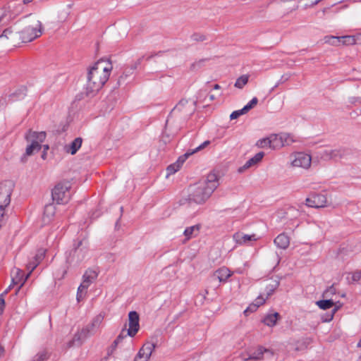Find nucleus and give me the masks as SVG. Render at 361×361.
Returning <instances> with one entry per match:
<instances>
[{"mask_svg": "<svg viewBox=\"0 0 361 361\" xmlns=\"http://www.w3.org/2000/svg\"><path fill=\"white\" fill-rule=\"evenodd\" d=\"M112 64L108 59H100L91 66L87 73L85 94L87 96L96 94L108 80Z\"/></svg>", "mask_w": 361, "mask_h": 361, "instance_id": "obj_1", "label": "nucleus"}, {"mask_svg": "<svg viewBox=\"0 0 361 361\" xmlns=\"http://www.w3.org/2000/svg\"><path fill=\"white\" fill-rule=\"evenodd\" d=\"M218 185L216 174L209 173L205 180L198 182L190 188V192L188 195L189 202L195 204L204 203Z\"/></svg>", "mask_w": 361, "mask_h": 361, "instance_id": "obj_2", "label": "nucleus"}, {"mask_svg": "<svg viewBox=\"0 0 361 361\" xmlns=\"http://www.w3.org/2000/svg\"><path fill=\"white\" fill-rule=\"evenodd\" d=\"M25 138L28 142H30L25 149V153L21 158L23 162L26 161V157L31 156L35 152L41 149L42 143L46 138V133L44 131L35 132L30 130L25 135Z\"/></svg>", "mask_w": 361, "mask_h": 361, "instance_id": "obj_3", "label": "nucleus"}, {"mask_svg": "<svg viewBox=\"0 0 361 361\" xmlns=\"http://www.w3.org/2000/svg\"><path fill=\"white\" fill-rule=\"evenodd\" d=\"M20 30L23 43L30 42L42 35V23L35 18L31 19L25 22Z\"/></svg>", "mask_w": 361, "mask_h": 361, "instance_id": "obj_4", "label": "nucleus"}, {"mask_svg": "<svg viewBox=\"0 0 361 361\" xmlns=\"http://www.w3.org/2000/svg\"><path fill=\"white\" fill-rule=\"evenodd\" d=\"M71 188V183L68 180L58 183L52 190L51 196L57 204L67 203L69 200L68 190Z\"/></svg>", "mask_w": 361, "mask_h": 361, "instance_id": "obj_5", "label": "nucleus"}, {"mask_svg": "<svg viewBox=\"0 0 361 361\" xmlns=\"http://www.w3.org/2000/svg\"><path fill=\"white\" fill-rule=\"evenodd\" d=\"M139 320L140 317L137 312H130L128 314V329H123L122 330L121 334H120L117 338H122L126 336L134 337L140 329Z\"/></svg>", "mask_w": 361, "mask_h": 361, "instance_id": "obj_6", "label": "nucleus"}, {"mask_svg": "<svg viewBox=\"0 0 361 361\" xmlns=\"http://www.w3.org/2000/svg\"><path fill=\"white\" fill-rule=\"evenodd\" d=\"M290 165L293 167L309 169L311 166L312 157L310 154L304 152H297L290 156Z\"/></svg>", "mask_w": 361, "mask_h": 361, "instance_id": "obj_7", "label": "nucleus"}, {"mask_svg": "<svg viewBox=\"0 0 361 361\" xmlns=\"http://www.w3.org/2000/svg\"><path fill=\"white\" fill-rule=\"evenodd\" d=\"M348 154V149L343 147L335 149H326L322 152L321 159L325 161L338 160L345 157Z\"/></svg>", "mask_w": 361, "mask_h": 361, "instance_id": "obj_8", "label": "nucleus"}, {"mask_svg": "<svg viewBox=\"0 0 361 361\" xmlns=\"http://www.w3.org/2000/svg\"><path fill=\"white\" fill-rule=\"evenodd\" d=\"M82 240L79 241L74 248L71 250L69 255L66 257V262L69 264H78L82 262L86 253V250L84 247H80L82 245Z\"/></svg>", "mask_w": 361, "mask_h": 361, "instance_id": "obj_9", "label": "nucleus"}, {"mask_svg": "<svg viewBox=\"0 0 361 361\" xmlns=\"http://www.w3.org/2000/svg\"><path fill=\"white\" fill-rule=\"evenodd\" d=\"M6 38L11 44L16 46L23 43L22 37L20 29L17 26L10 27L3 32L0 38Z\"/></svg>", "mask_w": 361, "mask_h": 361, "instance_id": "obj_10", "label": "nucleus"}, {"mask_svg": "<svg viewBox=\"0 0 361 361\" xmlns=\"http://www.w3.org/2000/svg\"><path fill=\"white\" fill-rule=\"evenodd\" d=\"M104 319V316L102 314L97 315L92 320L90 325L83 328L78 336V338L91 336L92 333L94 332L100 326Z\"/></svg>", "mask_w": 361, "mask_h": 361, "instance_id": "obj_11", "label": "nucleus"}, {"mask_svg": "<svg viewBox=\"0 0 361 361\" xmlns=\"http://www.w3.org/2000/svg\"><path fill=\"white\" fill-rule=\"evenodd\" d=\"M156 345L152 341H147L140 348L134 361H148Z\"/></svg>", "mask_w": 361, "mask_h": 361, "instance_id": "obj_12", "label": "nucleus"}, {"mask_svg": "<svg viewBox=\"0 0 361 361\" xmlns=\"http://www.w3.org/2000/svg\"><path fill=\"white\" fill-rule=\"evenodd\" d=\"M306 205L310 207L321 208L326 206L327 199L324 194H314L305 200Z\"/></svg>", "mask_w": 361, "mask_h": 361, "instance_id": "obj_13", "label": "nucleus"}, {"mask_svg": "<svg viewBox=\"0 0 361 361\" xmlns=\"http://www.w3.org/2000/svg\"><path fill=\"white\" fill-rule=\"evenodd\" d=\"M273 355L274 353L271 350L259 346L255 351L250 353L249 357L247 358H244L243 360H259L262 359L269 358Z\"/></svg>", "mask_w": 361, "mask_h": 361, "instance_id": "obj_14", "label": "nucleus"}, {"mask_svg": "<svg viewBox=\"0 0 361 361\" xmlns=\"http://www.w3.org/2000/svg\"><path fill=\"white\" fill-rule=\"evenodd\" d=\"M97 272L92 269H87L82 276V282L79 286V290H87L90 285L97 277Z\"/></svg>", "mask_w": 361, "mask_h": 361, "instance_id": "obj_15", "label": "nucleus"}, {"mask_svg": "<svg viewBox=\"0 0 361 361\" xmlns=\"http://www.w3.org/2000/svg\"><path fill=\"white\" fill-rule=\"evenodd\" d=\"M194 111V108L188 107V101L186 99H181L178 104L173 108L171 114H176L179 112L183 116H190Z\"/></svg>", "mask_w": 361, "mask_h": 361, "instance_id": "obj_16", "label": "nucleus"}, {"mask_svg": "<svg viewBox=\"0 0 361 361\" xmlns=\"http://www.w3.org/2000/svg\"><path fill=\"white\" fill-rule=\"evenodd\" d=\"M188 158V155L185 153L183 155L179 157V158L175 163L169 165L166 168V172H167L166 177H168L169 176L172 175V174L175 173L176 171H178L180 169L183 164L185 162V161Z\"/></svg>", "mask_w": 361, "mask_h": 361, "instance_id": "obj_17", "label": "nucleus"}, {"mask_svg": "<svg viewBox=\"0 0 361 361\" xmlns=\"http://www.w3.org/2000/svg\"><path fill=\"white\" fill-rule=\"evenodd\" d=\"M46 253V250L39 249L37 250L36 255L34 257V260L30 261L27 264V269H30V272L33 271V270L38 266L40 262L44 259Z\"/></svg>", "mask_w": 361, "mask_h": 361, "instance_id": "obj_18", "label": "nucleus"}, {"mask_svg": "<svg viewBox=\"0 0 361 361\" xmlns=\"http://www.w3.org/2000/svg\"><path fill=\"white\" fill-rule=\"evenodd\" d=\"M233 239L238 244H245L249 241L256 240L257 238L255 234L248 235L238 232L233 235Z\"/></svg>", "mask_w": 361, "mask_h": 361, "instance_id": "obj_19", "label": "nucleus"}, {"mask_svg": "<svg viewBox=\"0 0 361 361\" xmlns=\"http://www.w3.org/2000/svg\"><path fill=\"white\" fill-rule=\"evenodd\" d=\"M231 274L232 273L228 268L223 267L217 269L214 273L213 276L219 279L220 282H225L231 276Z\"/></svg>", "mask_w": 361, "mask_h": 361, "instance_id": "obj_20", "label": "nucleus"}, {"mask_svg": "<svg viewBox=\"0 0 361 361\" xmlns=\"http://www.w3.org/2000/svg\"><path fill=\"white\" fill-rule=\"evenodd\" d=\"M266 301V299L261 294L255 300V302L250 304L247 309L244 311V314L247 316L250 312H255L257 308L262 305Z\"/></svg>", "mask_w": 361, "mask_h": 361, "instance_id": "obj_21", "label": "nucleus"}, {"mask_svg": "<svg viewBox=\"0 0 361 361\" xmlns=\"http://www.w3.org/2000/svg\"><path fill=\"white\" fill-rule=\"evenodd\" d=\"M82 143V139L81 137H76L70 145L65 147V151L73 155L80 148Z\"/></svg>", "mask_w": 361, "mask_h": 361, "instance_id": "obj_22", "label": "nucleus"}, {"mask_svg": "<svg viewBox=\"0 0 361 361\" xmlns=\"http://www.w3.org/2000/svg\"><path fill=\"white\" fill-rule=\"evenodd\" d=\"M274 243L278 247L285 250L290 244L289 237L284 233H281L274 239Z\"/></svg>", "mask_w": 361, "mask_h": 361, "instance_id": "obj_23", "label": "nucleus"}, {"mask_svg": "<svg viewBox=\"0 0 361 361\" xmlns=\"http://www.w3.org/2000/svg\"><path fill=\"white\" fill-rule=\"evenodd\" d=\"M264 156V153L263 152L257 153L253 157L247 161L242 168L239 169V171L240 172L242 171V169H247L250 166L258 164L261 161Z\"/></svg>", "mask_w": 361, "mask_h": 361, "instance_id": "obj_24", "label": "nucleus"}, {"mask_svg": "<svg viewBox=\"0 0 361 361\" xmlns=\"http://www.w3.org/2000/svg\"><path fill=\"white\" fill-rule=\"evenodd\" d=\"M278 312L267 314L262 319V322L268 326H274L276 324L277 320L280 318Z\"/></svg>", "mask_w": 361, "mask_h": 361, "instance_id": "obj_25", "label": "nucleus"}, {"mask_svg": "<svg viewBox=\"0 0 361 361\" xmlns=\"http://www.w3.org/2000/svg\"><path fill=\"white\" fill-rule=\"evenodd\" d=\"M56 212L55 206L53 204H48L44 207L43 221L49 222L51 219L54 216Z\"/></svg>", "mask_w": 361, "mask_h": 361, "instance_id": "obj_26", "label": "nucleus"}, {"mask_svg": "<svg viewBox=\"0 0 361 361\" xmlns=\"http://www.w3.org/2000/svg\"><path fill=\"white\" fill-rule=\"evenodd\" d=\"M31 273L32 272H30V271L29 273L25 276L23 271L20 269H15L12 271V277H18V279L20 278L21 279V284L18 288L16 294H17L18 290L23 286V284L25 283V282L26 281V280L27 279Z\"/></svg>", "mask_w": 361, "mask_h": 361, "instance_id": "obj_27", "label": "nucleus"}, {"mask_svg": "<svg viewBox=\"0 0 361 361\" xmlns=\"http://www.w3.org/2000/svg\"><path fill=\"white\" fill-rule=\"evenodd\" d=\"M200 228V226L198 224L186 228L183 232L186 239L189 240L190 238L197 235Z\"/></svg>", "mask_w": 361, "mask_h": 361, "instance_id": "obj_28", "label": "nucleus"}, {"mask_svg": "<svg viewBox=\"0 0 361 361\" xmlns=\"http://www.w3.org/2000/svg\"><path fill=\"white\" fill-rule=\"evenodd\" d=\"M271 149H276L283 147V141L281 135L273 134L270 135Z\"/></svg>", "mask_w": 361, "mask_h": 361, "instance_id": "obj_29", "label": "nucleus"}, {"mask_svg": "<svg viewBox=\"0 0 361 361\" xmlns=\"http://www.w3.org/2000/svg\"><path fill=\"white\" fill-rule=\"evenodd\" d=\"M279 286V282L276 280L271 281L268 284H267L264 290L267 296L264 298L267 300L269 296H271Z\"/></svg>", "mask_w": 361, "mask_h": 361, "instance_id": "obj_30", "label": "nucleus"}, {"mask_svg": "<svg viewBox=\"0 0 361 361\" xmlns=\"http://www.w3.org/2000/svg\"><path fill=\"white\" fill-rule=\"evenodd\" d=\"M317 305L322 310H328L334 307L335 302L334 299L329 298L316 302Z\"/></svg>", "mask_w": 361, "mask_h": 361, "instance_id": "obj_31", "label": "nucleus"}, {"mask_svg": "<svg viewBox=\"0 0 361 361\" xmlns=\"http://www.w3.org/2000/svg\"><path fill=\"white\" fill-rule=\"evenodd\" d=\"M324 41L326 44L337 47L341 44V37L328 35L324 37Z\"/></svg>", "mask_w": 361, "mask_h": 361, "instance_id": "obj_32", "label": "nucleus"}, {"mask_svg": "<svg viewBox=\"0 0 361 361\" xmlns=\"http://www.w3.org/2000/svg\"><path fill=\"white\" fill-rule=\"evenodd\" d=\"M356 43L355 36L345 35L341 37V44L343 45H353Z\"/></svg>", "mask_w": 361, "mask_h": 361, "instance_id": "obj_33", "label": "nucleus"}, {"mask_svg": "<svg viewBox=\"0 0 361 361\" xmlns=\"http://www.w3.org/2000/svg\"><path fill=\"white\" fill-rule=\"evenodd\" d=\"M295 343L291 344L290 349L295 351L302 350L307 346V343L303 340H294Z\"/></svg>", "mask_w": 361, "mask_h": 361, "instance_id": "obj_34", "label": "nucleus"}, {"mask_svg": "<svg viewBox=\"0 0 361 361\" xmlns=\"http://www.w3.org/2000/svg\"><path fill=\"white\" fill-rule=\"evenodd\" d=\"M248 79L249 77L247 75H243L236 80L234 86L237 88L242 89L247 83Z\"/></svg>", "mask_w": 361, "mask_h": 361, "instance_id": "obj_35", "label": "nucleus"}, {"mask_svg": "<svg viewBox=\"0 0 361 361\" xmlns=\"http://www.w3.org/2000/svg\"><path fill=\"white\" fill-rule=\"evenodd\" d=\"M281 135L283 141V147L289 146L295 141V139L293 138V136L290 134L283 133L281 134Z\"/></svg>", "mask_w": 361, "mask_h": 361, "instance_id": "obj_36", "label": "nucleus"}, {"mask_svg": "<svg viewBox=\"0 0 361 361\" xmlns=\"http://www.w3.org/2000/svg\"><path fill=\"white\" fill-rule=\"evenodd\" d=\"M256 145L259 148L269 147L271 148L270 136L259 140Z\"/></svg>", "mask_w": 361, "mask_h": 361, "instance_id": "obj_37", "label": "nucleus"}, {"mask_svg": "<svg viewBox=\"0 0 361 361\" xmlns=\"http://www.w3.org/2000/svg\"><path fill=\"white\" fill-rule=\"evenodd\" d=\"M209 144H210V141L206 140L202 144L200 145L198 147L195 148L194 149H189V150H188L185 152V154L189 157L190 155H192V154H195V152H197L200 151L201 149H204V147L208 146Z\"/></svg>", "mask_w": 361, "mask_h": 361, "instance_id": "obj_38", "label": "nucleus"}, {"mask_svg": "<svg viewBox=\"0 0 361 361\" xmlns=\"http://www.w3.org/2000/svg\"><path fill=\"white\" fill-rule=\"evenodd\" d=\"M336 294V289L334 287V285L331 286L326 290H325L323 293V298L326 299L332 298L334 295Z\"/></svg>", "mask_w": 361, "mask_h": 361, "instance_id": "obj_39", "label": "nucleus"}, {"mask_svg": "<svg viewBox=\"0 0 361 361\" xmlns=\"http://www.w3.org/2000/svg\"><path fill=\"white\" fill-rule=\"evenodd\" d=\"M48 357V353L46 350H42L36 355L33 361H45Z\"/></svg>", "mask_w": 361, "mask_h": 361, "instance_id": "obj_40", "label": "nucleus"}, {"mask_svg": "<svg viewBox=\"0 0 361 361\" xmlns=\"http://www.w3.org/2000/svg\"><path fill=\"white\" fill-rule=\"evenodd\" d=\"M258 102V99L257 97H253L250 102L246 104L243 108L246 112L249 111L251 109H252L255 105H257Z\"/></svg>", "mask_w": 361, "mask_h": 361, "instance_id": "obj_41", "label": "nucleus"}, {"mask_svg": "<svg viewBox=\"0 0 361 361\" xmlns=\"http://www.w3.org/2000/svg\"><path fill=\"white\" fill-rule=\"evenodd\" d=\"M132 73H133V71H130V69H126V70L124 71V73H123V75H121L120 76V78H118V85H121V84L123 83V82H125V79H126L128 76H129V75H132Z\"/></svg>", "mask_w": 361, "mask_h": 361, "instance_id": "obj_42", "label": "nucleus"}, {"mask_svg": "<svg viewBox=\"0 0 361 361\" xmlns=\"http://www.w3.org/2000/svg\"><path fill=\"white\" fill-rule=\"evenodd\" d=\"M247 113L245 110H244V108H243L240 110L234 111L231 113L230 115V118L231 120L238 118L240 116Z\"/></svg>", "mask_w": 361, "mask_h": 361, "instance_id": "obj_43", "label": "nucleus"}, {"mask_svg": "<svg viewBox=\"0 0 361 361\" xmlns=\"http://www.w3.org/2000/svg\"><path fill=\"white\" fill-rule=\"evenodd\" d=\"M191 39L196 42H202L206 39V37L200 33H194L191 35Z\"/></svg>", "mask_w": 361, "mask_h": 361, "instance_id": "obj_44", "label": "nucleus"}, {"mask_svg": "<svg viewBox=\"0 0 361 361\" xmlns=\"http://www.w3.org/2000/svg\"><path fill=\"white\" fill-rule=\"evenodd\" d=\"M7 294V290H5L0 295V314L3 313L5 307L4 296Z\"/></svg>", "mask_w": 361, "mask_h": 361, "instance_id": "obj_45", "label": "nucleus"}, {"mask_svg": "<svg viewBox=\"0 0 361 361\" xmlns=\"http://www.w3.org/2000/svg\"><path fill=\"white\" fill-rule=\"evenodd\" d=\"M339 308V306H337V307H335L332 310H331V313L330 314H329L327 316L326 318L324 319V322H330L333 319V317H334V314L337 312V310H338Z\"/></svg>", "mask_w": 361, "mask_h": 361, "instance_id": "obj_46", "label": "nucleus"}, {"mask_svg": "<svg viewBox=\"0 0 361 361\" xmlns=\"http://www.w3.org/2000/svg\"><path fill=\"white\" fill-rule=\"evenodd\" d=\"M117 345H118V340H114V341L112 343L111 346L107 350V355L108 356L111 355L114 353V351L116 348Z\"/></svg>", "mask_w": 361, "mask_h": 361, "instance_id": "obj_47", "label": "nucleus"}, {"mask_svg": "<svg viewBox=\"0 0 361 361\" xmlns=\"http://www.w3.org/2000/svg\"><path fill=\"white\" fill-rule=\"evenodd\" d=\"M361 279V271H356L353 273L352 281L354 282L358 281Z\"/></svg>", "mask_w": 361, "mask_h": 361, "instance_id": "obj_48", "label": "nucleus"}, {"mask_svg": "<svg viewBox=\"0 0 361 361\" xmlns=\"http://www.w3.org/2000/svg\"><path fill=\"white\" fill-rule=\"evenodd\" d=\"M292 74L290 73H285L281 77V79L279 80L281 83L286 82L290 78Z\"/></svg>", "mask_w": 361, "mask_h": 361, "instance_id": "obj_49", "label": "nucleus"}, {"mask_svg": "<svg viewBox=\"0 0 361 361\" xmlns=\"http://www.w3.org/2000/svg\"><path fill=\"white\" fill-rule=\"evenodd\" d=\"M21 284V279L18 277H12L11 285L13 286L15 285Z\"/></svg>", "mask_w": 361, "mask_h": 361, "instance_id": "obj_50", "label": "nucleus"}, {"mask_svg": "<svg viewBox=\"0 0 361 361\" xmlns=\"http://www.w3.org/2000/svg\"><path fill=\"white\" fill-rule=\"evenodd\" d=\"M141 63V59H139L137 60V61L131 66V67L129 68L130 71H133L134 70H135L137 66L140 64Z\"/></svg>", "mask_w": 361, "mask_h": 361, "instance_id": "obj_51", "label": "nucleus"}, {"mask_svg": "<svg viewBox=\"0 0 361 361\" xmlns=\"http://www.w3.org/2000/svg\"><path fill=\"white\" fill-rule=\"evenodd\" d=\"M84 290H79V288H78V293H77V300L78 301H80L83 298V292Z\"/></svg>", "mask_w": 361, "mask_h": 361, "instance_id": "obj_52", "label": "nucleus"}, {"mask_svg": "<svg viewBox=\"0 0 361 361\" xmlns=\"http://www.w3.org/2000/svg\"><path fill=\"white\" fill-rule=\"evenodd\" d=\"M321 0H313L310 5H305V7L313 6L317 4Z\"/></svg>", "mask_w": 361, "mask_h": 361, "instance_id": "obj_53", "label": "nucleus"}, {"mask_svg": "<svg viewBox=\"0 0 361 361\" xmlns=\"http://www.w3.org/2000/svg\"><path fill=\"white\" fill-rule=\"evenodd\" d=\"M73 343H74V340H71V341H69L68 342V343H67V347H68V348H71V347H72V346H73Z\"/></svg>", "mask_w": 361, "mask_h": 361, "instance_id": "obj_54", "label": "nucleus"}, {"mask_svg": "<svg viewBox=\"0 0 361 361\" xmlns=\"http://www.w3.org/2000/svg\"><path fill=\"white\" fill-rule=\"evenodd\" d=\"M4 348L0 345V357L3 356L4 354Z\"/></svg>", "mask_w": 361, "mask_h": 361, "instance_id": "obj_55", "label": "nucleus"}, {"mask_svg": "<svg viewBox=\"0 0 361 361\" xmlns=\"http://www.w3.org/2000/svg\"><path fill=\"white\" fill-rule=\"evenodd\" d=\"M282 84L280 80H279L276 84L271 88V92L274 91L275 88H276L279 85Z\"/></svg>", "mask_w": 361, "mask_h": 361, "instance_id": "obj_56", "label": "nucleus"}, {"mask_svg": "<svg viewBox=\"0 0 361 361\" xmlns=\"http://www.w3.org/2000/svg\"><path fill=\"white\" fill-rule=\"evenodd\" d=\"M120 216H121V215ZM120 219H121V217H119V219L117 220V221L116 223V225H115L116 229H118L120 227V225H119Z\"/></svg>", "mask_w": 361, "mask_h": 361, "instance_id": "obj_57", "label": "nucleus"}, {"mask_svg": "<svg viewBox=\"0 0 361 361\" xmlns=\"http://www.w3.org/2000/svg\"><path fill=\"white\" fill-rule=\"evenodd\" d=\"M220 88H221V87L218 84H216L214 85V90H219Z\"/></svg>", "mask_w": 361, "mask_h": 361, "instance_id": "obj_58", "label": "nucleus"}, {"mask_svg": "<svg viewBox=\"0 0 361 361\" xmlns=\"http://www.w3.org/2000/svg\"><path fill=\"white\" fill-rule=\"evenodd\" d=\"M356 347H357V348H360L361 347V340H359V341L356 344Z\"/></svg>", "mask_w": 361, "mask_h": 361, "instance_id": "obj_59", "label": "nucleus"}, {"mask_svg": "<svg viewBox=\"0 0 361 361\" xmlns=\"http://www.w3.org/2000/svg\"><path fill=\"white\" fill-rule=\"evenodd\" d=\"M31 1H32V0H23V3H24L25 4H28V3H30Z\"/></svg>", "mask_w": 361, "mask_h": 361, "instance_id": "obj_60", "label": "nucleus"}, {"mask_svg": "<svg viewBox=\"0 0 361 361\" xmlns=\"http://www.w3.org/2000/svg\"><path fill=\"white\" fill-rule=\"evenodd\" d=\"M13 286L11 284L6 289V290H7V293L12 288Z\"/></svg>", "mask_w": 361, "mask_h": 361, "instance_id": "obj_61", "label": "nucleus"}, {"mask_svg": "<svg viewBox=\"0 0 361 361\" xmlns=\"http://www.w3.org/2000/svg\"><path fill=\"white\" fill-rule=\"evenodd\" d=\"M209 98H210V100H214L215 99L214 95H213V94H211L209 96Z\"/></svg>", "mask_w": 361, "mask_h": 361, "instance_id": "obj_62", "label": "nucleus"}, {"mask_svg": "<svg viewBox=\"0 0 361 361\" xmlns=\"http://www.w3.org/2000/svg\"><path fill=\"white\" fill-rule=\"evenodd\" d=\"M42 159H45V157H46V152H44V153H43V154L42 155Z\"/></svg>", "mask_w": 361, "mask_h": 361, "instance_id": "obj_63", "label": "nucleus"}, {"mask_svg": "<svg viewBox=\"0 0 361 361\" xmlns=\"http://www.w3.org/2000/svg\"><path fill=\"white\" fill-rule=\"evenodd\" d=\"M44 149H45V150H47V149H49V146H48V145H44Z\"/></svg>", "mask_w": 361, "mask_h": 361, "instance_id": "obj_64", "label": "nucleus"}]
</instances>
